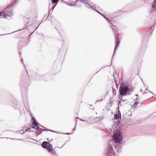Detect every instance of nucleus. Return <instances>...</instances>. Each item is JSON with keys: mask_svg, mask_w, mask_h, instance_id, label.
<instances>
[{"mask_svg": "<svg viewBox=\"0 0 156 156\" xmlns=\"http://www.w3.org/2000/svg\"><path fill=\"white\" fill-rule=\"evenodd\" d=\"M72 133H67L66 134H68V135H71V134H72Z\"/></svg>", "mask_w": 156, "mask_h": 156, "instance_id": "obj_44", "label": "nucleus"}, {"mask_svg": "<svg viewBox=\"0 0 156 156\" xmlns=\"http://www.w3.org/2000/svg\"><path fill=\"white\" fill-rule=\"evenodd\" d=\"M133 89L129 88L128 93H129V92H132L133 91Z\"/></svg>", "mask_w": 156, "mask_h": 156, "instance_id": "obj_25", "label": "nucleus"}, {"mask_svg": "<svg viewBox=\"0 0 156 156\" xmlns=\"http://www.w3.org/2000/svg\"><path fill=\"white\" fill-rule=\"evenodd\" d=\"M129 87L126 85H122L121 84L119 89L120 95L125 96L128 94L129 95L130 93H128Z\"/></svg>", "mask_w": 156, "mask_h": 156, "instance_id": "obj_2", "label": "nucleus"}, {"mask_svg": "<svg viewBox=\"0 0 156 156\" xmlns=\"http://www.w3.org/2000/svg\"><path fill=\"white\" fill-rule=\"evenodd\" d=\"M122 139V135L118 132H115L112 136L113 141L115 143H119Z\"/></svg>", "mask_w": 156, "mask_h": 156, "instance_id": "obj_3", "label": "nucleus"}, {"mask_svg": "<svg viewBox=\"0 0 156 156\" xmlns=\"http://www.w3.org/2000/svg\"><path fill=\"white\" fill-rule=\"evenodd\" d=\"M21 60H22V63L23 65V66H24V68H25L26 72H27V74H28V73L27 72V71L26 70V65L24 64V62H23V58H21Z\"/></svg>", "mask_w": 156, "mask_h": 156, "instance_id": "obj_21", "label": "nucleus"}, {"mask_svg": "<svg viewBox=\"0 0 156 156\" xmlns=\"http://www.w3.org/2000/svg\"><path fill=\"white\" fill-rule=\"evenodd\" d=\"M64 145H63L61 147H59V148H61L63 146H64ZM55 147L59 148V147Z\"/></svg>", "mask_w": 156, "mask_h": 156, "instance_id": "obj_46", "label": "nucleus"}, {"mask_svg": "<svg viewBox=\"0 0 156 156\" xmlns=\"http://www.w3.org/2000/svg\"><path fill=\"white\" fill-rule=\"evenodd\" d=\"M110 27H112V30L115 34V37H117L118 32L117 27L115 26H110Z\"/></svg>", "mask_w": 156, "mask_h": 156, "instance_id": "obj_10", "label": "nucleus"}, {"mask_svg": "<svg viewBox=\"0 0 156 156\" xmlns=\"http://www.w3.org/2000/svg\"><path fill=\"white\" fill-rule=\"evenodd\" d=\"M50 132H54V133L56 132L54 130H51V131H50Z\"/></svg>", "mask_w": 156, "mask_h": 156, "instance_id": "obj_40", "label": "nucleus"}, {"mask_svg": "<svg viewBox=\"0 0 156 156\" xmlns=\"http://www.w3.org/2000/svg\"><path fill=\"white\" fill-rule=\"evenodd\" d=\"M4 10L0 12V17H2L4 15Z\"/></svg>", "mask_w": 156, "mask_h": 156, "instance_id": "obj_22", "label": "nucleus"}, {"mask_svg": "<svg viewBox=\"0 0 156 156\" xmlns=\"http://www.w3.org/2000/svg\"><path fill=\"white\" fill-rule=\"evenodd\" d=\"M52 139H51V140H48V139H47V140H48L49 142H51V141L52 140Z\"/></svg>", "mask_w": 156, "mask_h": 156, "instance_id": "obj_45", "label": "nucleus"}, {"mask_svg": "<svg viewBox=\"0 0 156 156\" xmlns=\"http://www.w3.org/2000/svg\"><path fill=\"white\" fill-rule=\"evenodd\" d=\"M51 154L53 156H58L56 152L54 151H52L51 152Z\"/></svg>", "mask_w": 156, "mask_h": 156, "instance_id": "obj_20", "label": "nucleus"}, {"mask_svg": "<svg viewBox=\"0 0 156 156\" xmlns=\"http://www.w3.org/2000/svg\"><path fill=\"white\" fill-rule=\"evenodd\" d=\"M80 120L82 121H83V122H86L87 121L86 120H83V119H81Z\"/></svg>", "mask_w": 156, "mask_h": 156, "instance_id": "obj_42", "label": "nucleus"}, {"mask_svg": "<svg viewBox=\"0 0 156 156\" xmlns=\"http://www.w3.org/2000/svg\"><path fill=\"white\" fill-rule=\"evenodd\" d=\"M66 5H68L70 6V5L71 4L68 3L67 2H66Z\"/></svg>", "mask_w": 156, "mask_h": 156, "instance_id": "obj_37", "label": "nucleus"}, {"mask_svg": "<svg viewBox=\"0 0 156 156\" xmlns=\"http://www.w3.org/2000/svg\"><path fill=\"white\" fill-rule=\"evenodd\" d=\"M76 6L75 4H71L70 5V6Z\"/></svg>", "mask_w": 156, "mask_h": 156, "instance_id": "obj_34", "label": "nucleus"}, {"mask_svg": "<svg viewBox=\"0 0 156 156\" xmlns=\"http://www.w3.org/2000/svg\"><path fill=\"white\" fill-rule=\"evenodd\" d=\"M76 3L77 2H82L87 5H85V6L87 8L90 9H93L94 8V5H90V3L88 2V1L87 0H76Z\"/></svg>", "mask_w": 156, "mask_h": 156, "instance_id": "obj_5", "label": "nucleus"}, {"mask_svg": "<svg viewBox=\"0 0 156 156\" xmlns=\"http://www.w3.org/2000/svg\"><path fill=\"white\" fill-rule=\"evenodd\" d=\"M18 0H15L13 3L9 6L7 7L5 9V10H4V15L2 17H0V18H6V16L11 17L13 15V11L12 10L8 11V9L9 8L12 6H15L16 5Z\"/></svg>", "mask_w": 156, "mask_h": 156, "instance_id": "obj_1", "label": "nucleus"}, {"mask_svg": "<svg viewBox=\"0 0 156 156\" xmlns=\"http://www.w3.org/2000/svg\"><path fill=\"white\" fill-rule=\"evenodd\" d=\"M96 8V6L94 5V8L93 9H94V10L96 11L97 12H98L99 14L100 15L102 16L106 20H108V18L105 16V15L101 13L100 12H99L98 10H96L95 9V8Z\"/></svg>", "mask_w": 156, "mask_h": 156, "instance_id": "obj_13", "label": "nucleus"}, {"mask_svg": "<svg viewBox=\"0 0 156 156\" xmlns=\"http://www.w3.org/2000/svg\"><path fill=\"white\" fill-rule=\"evenodd\" d=\"M76 124L75 125V128L73 130V131H74L75 130V127H76Z\"/></svg>", "mask_w": 156, "mask_h": 156, "instance_id": "obj_47", "label": "nucleus"}, {"mask_svg": "<svg viewBox=\"0 0 156 156\" xmlns=\"http://www.w3.org/2000/svg\"><path fill=\"white\" fill-rule=\"evenodd\" d=\"M49 12H50V11H49L48 14V15L47 14H45V15H44V17H46V20L47 19V18H48V16L49 13Z\"/></svg>", "mask_w": 156, "mask_h": 156, "instance_id": "obj_26", "label": "nucleus"}, {"mask_svg": "<svg viewBox=\"0 0 156 156\" xmlns=\"http://www.w3.org/2000/svg\"><path fill=\"white\" fill-rule=\"evenodd\" d=\"M115 46L114 48V51L112 57V58L111 61L112 62V60H113V56L115 55V50L118 47L119 43H120V40H119V38L118 37H116L115 38Z\"/></svg>", "mask_w": 156, "mask_h": 156, "instance_id": "obj_7", "label": "nucleus"}, {"mask_svg": "<svg viewBox=\"0 0 156 156\" xmlns=\"http://www.w3.org/2000/svg\"><path fill=\"white\" fill-rule=\"evenodd\" d=\"M138 101H135L134 104V105L135 106H136L138 105Z\"/></svg>", "mask_w": 156, "mask_h": 156, "instance_id": "obj_24", "label": "nucleus"}, {"mask_svg": "<svg viewBox=\"0 0 156 156\" xmlns=\"http://www.w3.org/2000/svg\"><path fill=\"white\" fill-rule=\"evenodd\" d=\"M52 4L55 3L57 2H58L59 0H51Z\"/></svg>", "mask_w": 156, "mask_h": 156, "instance_id": "obj_23", "label": "nucleus"}, {"mask_svg": "<svg viewBox=\"0 0 156 156\" xmlns=\"http://www.w3.org/2000/svg\"><path fill=\"white\" fill-rule=\"evenodd\" d=\"M32 120L33 121L32 125L30 126L31 128L34 129L36 128V129L39 128V123L36 121V119L34 117H32Z\"/></svg>", "mask_w": 156, "mask_h": 156, "instance_id": "obj_6", "label": "nucleus"}, {"mask_svg": "<svg viewBox=\"0 0 156 156\" xmlns=\"http://www.w3.org/2000/svg\"><path fill=\"white\" fill-rule=\"evenodd\" d=\"M108 20V22H109V23L110 24H111V22H110V21H109V20L108 18V20Z\"/></svg>", "mask_w": 156, "mask_h": 156, "instance_id": "obj_38", "label": "nucleus"}, {"mask_svg": "<svg viewBox=\"0 0 156 156\" xmlns=\"http://www.w3.org/2000/svg\"><path fill=\"white\" fill-rule=\"evenodd\" d=\"M23 20L27 24L28 23H29V20L27 18H26L25 17H23Z\"/></svg>", "mask_w": 156, "mask_h": 156, "instance_id": "obj_19", "label": "nucleus"}, {"mask_svg": "<svg viewBox=\"0 0 156 156\" xmlns=\"http://www.w3.org/2000/svg\"><path fill=\"white\" fill-rule=\"evenodd\" d=\"M48 145H47V147L46 148V149H47L49 152H50L52 149V145L49 143H48Z\"/></svg>", "mask_w": 156, "mask_h": 156, "instance_id": "obj_12", "label": "nucleus"}, {"mask_svg": "<svg viewBox=\"0 0 156 156\" xmlns=\"http://www.w3.org/2000/svg\"><path fill=\"white\" fill-rule=\"evenodd\" d=\"M103 99H101V100H97L96 101V102H95V103H96L97 102H99V101H103Z\"/></svg>", "mask_w": 156, "mask_h": 156, "instance_id": "obj_31", "label": "nucleus"}, {"mask_svg": "<svg viewBox=\"0 0 156 156\" xmlns=\"http://www.w3.org/2000/svg\"><path fill=\"white\" fill-rule=\"evenodd\" d=\"M40 24H39L38 25V26L36 28V29H35L33 26L30 25V27L28 28V29H32L33 31L31 33V34H33L34 33V32L37 29L38 27L39 26Z\"/></svg>", "mask_w": 156, "mask_h": 156, "instance_id": "obj_16", "label": "nucleus"}, {"mask_svg": "<svg viewBox=\"0 0 156 156\" xmlns=\"http://www.w3.org/2000/svg\"><path fill=\"white\" fill-rule=\"evenodd\" d=\"M45 76H42V75H40L39 76V77L41 78V79L40 80H43V77Z\"/></svg>", "mask_w": 156, "mask_h": 156, "instance_id": "obj_28", "label": "nucleus"}, {"mask_svg": "<svg viewBox=\"0 0 156 156\" xmlns=\"http://www.w3.org/2000/svg\"><path fill=\"white\" fill-rule=\"evenodd\" d=\"M76 6H81L80 5H77Z\"/></svg>", "mask_w": 156, "mask_h": 156, "instance_id": "obj_51", "label": "nucleus"}, {"mask_svg": "<svg viewBox=\"0 0 156 156\" xmlns=\"http://www.w3.org/2000/svg\"><path fill=\"white\" fill-rule=\"evenodd\" d=\"M60 1H61V3H65L66 4V2L64 1V0H60Z\"/></svg>", "mask_w": 156, "mask_h": 156, "instance_id": "obj_30", "label": "nucleus"}, {"mask_svg": "<svg viewBox=\"0 0 156 156\" xmlns=\"http://www.w3.org/2000/svg\"><path fill=\"white\" fill-rule=\"evenodd\" d=\"M3 34H1L0 35H3Z\"/></svg>", "mask_w": 156, "mask_h": 156, "instance_id": "obj_54", "label": "nucleus"}, {"mask_svg": "<svg viewBox=\"0 0 156 156\" xmlns=\"http://www.w3.org/2000/svg\"><path fill=\"white\" fill-rule=\"evenodd\" d=\"M25 28H23L22 29H19L17 31H20V30H21L23 29H24Z\"/></svg>", "mask_w": 156, "mask_h": 156, "instance_id": "obj_48", "label": "nucleus"}, {"mask_svg": "<svg viewBox=\"0 0 156 156\" xmlns=\"http://www.w3.org/2000/svg\"><path fill=\"white\" fill-rule=\"evenodd\" d=\"M146 90H148V91H149V92H150L151 94H153V93L151 91H150L149 90H148L147 89H146Z\"/></svg>", "mask_w": 156, "mask_h": 156, "instance_id": "obj_43", "label": "nucleus"}, {"mask_svg": "<svg viewBox=\"0 0 156 156\" xmlns=\"http://www.w3.org/2000/svg\"><path fill=\"white\" fill-rule=\"evenodd\" d=\"M121 101L122 102H124L125 101H127V102H128V101H127V100H126L124 99V100H122V99H121Z\"/></svg>", "mask_w": 156, "mask_h": 156, "instance_id": "obj_36", "label": "nucleus"}, {"mask_svg": "<svg viewBox=\"0 0 156 156\" xmlns=\"http://www.w3.org/2000/svg\"><path fill=\"white\" fill-rule=\"evenodd\" d=\"M21 85L22 86H23V85H24V87L25 88L24 89L26 91H27V87H28L29 85L28 84H27L25 82L23 83V84H22Z\"/></svg>", "mask_w": 156, "mask_h": 156, "instance_id": "obj_18", "label": "nucleus"}, {"mask_svg": "<svg viewBox=\"0 0 156 156\" xmlns=\"http://www.w3.org/2000/svg\"><path fill=\"white\" fill-rule=\"evenodd\" d=\"M34 129H36L35 132L37 136H38L41 133L42 131H45V129H43L42 128H39V127L37 129H36V128H34Z\"/></svg>", "mask_w": 156, "mask_h": 156, "instance_id": "obj_11", "label": "nucleus"}, {"mask_svg": "<svg viewBox=\"0 0 156 156\" xmlns=\"http://www.w3.org/2000/svg\"><path fill=\"white\" fill-rule=\"evenodd\" d=\"M98 71H98V72H97L96 73H98Z\"/></svg>", "mask_w": 156, "mask_h": 156, "instance_id": "obj_53", "label": "nucleus"}, {"mask_svg": "<svg viewBox=\"0 0 156 156\" xmlns=\"http://www.w3.org/2000/svg\"><path fill=\"white\" fill-rule=\"evenodd\" d=\"M54 7H55V6H53V7H52V8L53 9L54 8Z\"/></svg>", "mask_w": 156, "mask_h": 156, "instance_id": "obj_49", "label": "nucleus"}, {"mask_svg": "<svg viewBox=\"0 0 156 156\" xmlns=\"http://www.w3.org/2000/svg\"><path fill=\"white\" fill-rule=\"evenodd\" d=\"M117 144V145H116L115 146V149L117 153H119L121 152L122 147L120 144L118 143Z\"/></svg>", "mask_w": 156, "mask_h": 156, "instance_id": "obj_8", "label": "nucleus"}, {"mask_svg": "<svg viewBox=\"0 0 156 156\" xmlns=\"http://www.w3.org/2000/svg\"><path fill=\"white\" fill-rule=\"evenodd\" d=\"M156 25V23H154V24H153V26L151 28H152L153 27H154V26Z\"/></svg>", "mask_w": 156, "mask_h": 156, "instance_id": "obj_33", "label": "nucleus"}, {"mask_svg": "<svg viewBox=\"0 0 156 156\" xmlns=\"http://www.w3.org/2000/svg\"><path fill=\"white\" fill-rule=\"evenodd\" d=\"M120 123V122L119 121L117 122H114L113 124V126L115 127H116L117 128H120V126H119V124Z\"/></svg>", "mask_w": 156, "mask_h": 156, "instance_id": "obj_17", "label": "nucleus"}, {"mask_svg": "<svg viewBox=\"0 0 156 156\" xmlns=\"http://www.w3.org/2000/svg\"><path fill=\"white\" fill-rule=\"evenodd\" d=\"M119 106H118V108H117V110H118V114H119V115H121L120 112V111L119 110Z\"/></svg>", "mask_w": 156, "mask_h": 156, "instance_id": "obj_27", "label": "nucleus"}, {"mask_svg": "<svg viewBox=\"0 0 156 156\" xmlns=\"http://www.w3.org/2000/svg\"><path fill=\"white\" fill-rule=\"evenodd\" d=\"M19 55H20V57H21V52L19 51Z\"/></svg>", "mask_w": 156, "mask_h": 156, "instance_id": "obj_39", "label": "nucleus"}, {"mask_svg": "<svg viewBox=\"0 0 156 156\" xmlns=\"http://www.w3.org/2000/svg\"><path fill=\"white\" fill-rule=\"evenodd\" d=\"M135 95H136V96H137V98H136V100H137V98H138V94H136Z\"/></svg>", "mask_w": 156, "mask_h": 156, "instance_id": "obj_41", "label": "nucleus"}, {"mask_svg": "<svg viewBox=\"0 0 156 156\" xmlns=\"http://www.w3.org/2000/svg\"><path fill=\"white\" fill-rule=\"evenodd\" d=\"M31 129V128L30 127H28L27 128V129H26L25 130V131H29V130H30V129Z\"/></svg>", "mask_w": 156, "mask_h": 156, "instance_id": "obj_32", "label": "nucleus"}, {"mask_svg": "<svg viewBox=\"0 0 156 156\" xmlns=\"http://www.w3.org/2000/svg\"><path fill=\"white\" fill-rule=\"evenodd\" d=\"M47 142L44 141L42 142L41 146L44 148H46L47 147L48 144Z\"/></svg>", "mask_w": 156, "mask_h": 156, "instance_id": "obj_14", "label": "nucleus"}, {"mask_svg": "<svg viewBox=\"0 0 156 156\" xmlns=\"http://www.w3.org/2000/svg\"><path fill=\"white\" fill-rule=\"evenodd\" d=\"M55 132H55V133H58V132H57V131H55Z\"/></svg>", "mask_w": 156, "mask_h": 156, "instance_id": "obj_50", "label": "nucleus"}, {"mask_svg": "<svg viewBox=\"0 0 156 156\" xmlns=\"http://www.w3.org/2000/svg\"><path fill=\"white\" fill-rule=\"evenodd\" d=\"M12 107H13V108H14V109H16V107L17 106V105L16 104H15V105L14 106L12 105Z\"/></svg>", "mask_w": 156, "mask_h": 156, "instance_id": "obj_29", "label": "nucleus"}, {"mask_svg": "<svg viewBox=\"0 0 156 156\" xmlns=\"http://www.w3.org/2000/svg\"><path fill=\"white\" fill-rule=\"evenodd\" d=\"M41 126V127H43V128H45L44 127H43V126Z\"/></svg>", "mask_w": 156, "mask_h": 156, "instance_id": "obj_52", "label": "nucleus"}, {"mask_svg": "<svg viewBox=\"0 0 156 156\" xmlns=\"http://www.w3.org/2000/svg\"><path fill=\"white\" fill-rule=\"evenodd\" d=\"M115 153L113 150L112 147L110 145L107 150L106 156H115Z\"/></svg>", "mask_w": 156, "mask_h": 156, "instance_id": "obj_4", "label": "nucleus"}, {"mask_svg": "<svg viewBox=\"0 0 156 156\" xmlns=\"http://www.w3.org/2000/svg\"><path fill=\"white\" fill-rule=\"evenodd\" d=\"M151 11L152 12H156V0H154L152 4Z\"/></svg>", "mask_w": 156, "mask_h": 156, "instance_id": "obj_9", "label": "nucleus"}, {"mask_svg": "<svg viewBox=\"0 0 156 156\" xmlns=\"http://www.w3.org/2000/svg\"><path fill=\"white\" fill-rule=\"evenodd\" d=\"M121 118V115L118 114L117 113L115 114L114 115V119L115 120H116L119 119L120 118Z\"/></svg>", "mask_w": 156, "mask_h": 156, "instance_id": "obj_15", "label": "nucleus"}, {"mask_svg": "<svg viewBox=\"0 0 156 156\" xmlns=\"http://www.w3.org/2000/svg\"><path fill=\"white\" fill-rule=\"evenodd\" d=\"M45 131L46 130L49 131H51V130L47 128H45Z\"/></svg>", "mask_w": 156, "mask_h": 156, "instance_id": "obj_35", "label": "nucleus"}]
</instances>
